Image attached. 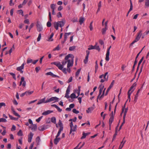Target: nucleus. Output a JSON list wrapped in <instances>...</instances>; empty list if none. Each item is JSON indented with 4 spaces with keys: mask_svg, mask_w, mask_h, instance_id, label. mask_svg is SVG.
<instances>
[{
    "mask_svg": "<svg viewBox=\"0 0 149 149\" xmlns=\"http://www.w3.org/2000/svg\"><path fill=\"white\" fill-rule=\"evenodd\" d=\"M74 57L72 54H69L65 56L64 60L62 61V64L59 62H53L51 63V64L56 65L59 69L62 70L63 72L66 74L67 73V71L69 73L71 72L70 67L73 65Z\"/></svg>",
    "mask_w": 149,
    "mask_h": 149,
    "instance_id": "1",
    "label": "nucleus"
},
{
    "mask_svg": "<svg viewBox=\"0 0 149 149\" xmlns=\"http://www.w3.org/2000/svg\"><path fill=\"white\" fill-rule=\"evenodd\" d=\"M65 23V20H62L61 21H58V22H55L53 23V25L54 28L58 30V26L62 28L64 26Z\"/></svg>",
    "mask_w": 149,
    "mask_h": 149,
    "instance_id": "2",
    "label": "nucleus"
},
{
    "mask_svg": "<svg viewBox=\"0 0 149 149\" xmlns=\"http://www.w3.org/2000/svg\"><path fill=\"white\" fill-rule=\"evenodd\" d=\"M142 35V31L140 30L137 33L135 40L130 44V46H132L135 43L138 41L140 39Z\"/></svg>",
    "mask_w": 149,
    "mask_h": 149,
    "instance_id": "3",
    "label": "nucleus"
},
{
    "mask_svg": "<svg viewBox=\"0 0 149 149\" xmlns=\"http://www.w3.org/2000/svg\"><path fill=\"white\" fill-rule=\"evenodd\" d=\"M70 134H72L73 135H74V132H74L76 131L77 130V126L76 125H75L74 126L73 125V123L71 122L70 125Z\"/></svg>",
    "mask_w": 149,
    "mask_h": 149,
    "instance_id": "4",
    "label": "nucleus"
},
{
    "mask_svg": "<svg viewBox=\"0 0 149 149\" xmlns=\"http://www.w3.org/2000/svg\"><path fill=\"white\" fill-rule=\"evenodd\" d=\"M108 72H106L104 74H102L100 76L99 78L100 79H102L103 77H104V79H101L100 80V82L101 83H103L105 81H107L108 79V76L106 77L107 75L108 74Z\"/></svg>",
    "mask_w": 149,
    "mask_h": 149,
    "instance_id": "5",
    "label": "nucleus"
},
{
    "mask_svg": "<svg viewBox=\"0 0 149 149\" xmlns=\"http://www.w3.org/2000/svg\"><path fill=\"white\" fill-rule=\"evenodd\" d=\"M59 98L56 97H53L49 98H47L46 102L47 103L50 102L54 101V102H58Z\"/></svg>",
    "mask_w": 149,
    "mask_h": 149,
    "instance_id": "6",
    "label": "nucleus"
},
{
    "mask_svg": "<svg viewBox=\"0 0 149 149\" xmlns=\"http://www.w3.org/2000/svg\"><path fill=\"white\" fill-rule=\"evenodd\" d=\"M49 20L47 22V26L48 27H50L52 25L51 22L52 21L51 13L50 11L49 12Z\"/></svg>",
    "mask_w": 149,
    "mask_h": 149,
    "instance_id": "7",
    "label": "nucleus"
},
{
    "mask_svg": "<svg viewBox=\"0 0 149 149\" xmlns=\"http://www.w3.org/2000/svg\"><path fill=\"white\" fill-rule=\"evenodd\" d=\"M22 85L23 87H24L26 85V82L24 80V78L23 77H22L21 78V81L19 84V86H21Z\"/></svg>",
    "mask_w": 149,
    "mask_h": 149,
    "instance_id": "8",
    "label": "nucleus"
},
{
    "mask_svg": "<svg viewBox=\"0 0 149 149\" xmlns=\"http://www.w3.org/2000/svg\"><path fill=\"white\" fill-rule=\"evenodd\" d=\"M111 47V46H110V47L107 49V53L106 54V56L105 58V60L106 61H108L109 60V55L110 54V49Z\"/></svg>",
    "mask_w": 149,
    "mask_h": 149,
    "instance_id": "9",
    "label": "nucleus"
},
{
    "mask_svg": "<svg viewBox=\"0 0 149 149\" xmlns=\"http://www.w3.org/2000/svg\"><path fill=\"white\" fill-rule=\"evenodd\" d=\"M86 56L85 57V59H84V62L85 64H86L88 61V56H89V55L90 54V52L88 50H86Z\"/></svg>",
    "mask_w": 149,
    "mask_h": 149,
    "instance_id": "10",
    "label": "nucleus"
},
{
    "mask_svg": "<svg viewBox=\"0 0 149 149\" xmlns=\"http://www.w3.org/2000/svg\"><path fill=\"white\" fill-rule=\"evenodd\" d=\"M71 34L70 32L68 33H65L64 35V40L61 41V43L62 44H64L67 40L68 36Z\"/></svg>",
    "mask_w": 149,
    "mask_h": 149,
    "instance_id": "11",
    "label": "nucleus"
},
{
    "mask_svg": "<svg viewBox=\"0 0 149 149\" xmlns=\"http://www.w3.org/2000/svg\"><path fill=\"white\" fill-rule=\"evenodd\" d=\"M37 29L38 31H42L43 29V27L42 25L39 24L38 23L36 25Z\"/></svg>",
    "mask_w": 149,
    "mask_h": 149,
    "instance_id": "12",
    "label": "nucleus"
},
{
    "mask_svg": "<svg viewBox=\"0 0 149 149\" xmlns=\"http://www.w3.org/2000/svg\"><path fill=\"white\" fill-rule=\"evenodd\" d=\"M46 97H44L43 98L39 100L37 103V104L39 105L42 103H47V102H46L45 100Z\"/></svg>",
    "mask_w": 149,
    "mask_h": 149,
    "instance_id": "13",
    "label": "nucleus"
},
{
    "mask_svg": "<svg viewBox=\"0 0 149 149\" xmlns=\"http://www.w3.org/2000/svg\"><path fill=\"white\" fill-rule=\"evenodd\" d=\"M33 135V134L31 132L28 135V142H29L30 143L31 141Z\"/></svg>",
    "mask_w": 149,
    "mask_h": 149,
    "instance_id": "14",
    "label": "nucleus"
},
{
    "mask_svg": "<svg viewBox=\"0 0 149 149\" xmlns=\"http://www.w3.org/2000/svg\"><path fill=\"white\" fill-rule=\"evenodd\" d=\"M136 83H134L133 85L130 88V89L129 90L128 92H129V93H130V92L133 90L135 89V88H134L136 86Z\"/></svg>",
    "mask_w": 149,
    "mask_h": 149,
    "instance_id": "15",
    "label": "nucleus"
},
{
    "mask_svg": "<svg viewBox=\"0 0 149 149\" xmlns=\"http://www.w3.org/2000/svg\"><path fill=\"white\" fill-rule=\"evenodd\" d=\"M53 112V111L48 110L47 111H45L42 113V115L44 116H46L49 114Z\"/></svg>",
    "mask_w": 149,
    "mask_h": 149,
    "instance_id": "16",
    "label": "nucleus"
},
{
    "mask_svg": "<svg viewBox=\"0 0 149 149\" xmlns=\"http://www.w3.org/2000/svg\"><path fill=\"white\" fill-rule=\"evenodd\" d=\"M125 104H124V107H123L122 108V112L121 113V114H122L123 113H127V112L128 110V108H126L125 109Z\"/></svg>",
    "mask_w": 149,
    "mask_h": 149,
    "instance_id": "17",
    "label": "nucleus"
},
{
    "mask_svg": "<svg viewBox=\"0 0 149 149\" xmlns=\"http://www.w3.org/2000/svg\"><path fill=\"white\" fill-rule=\"evenodd\" d=\"M25 63H24L21 65V66L19 67V71L21 73H23V71L22 70V69H23L24 67V65H25Z\"/></svg>",
    "mask_w": 149,
    "mask_h": 149,
    "instance_id": "18",
    "label": "nucleus"
},
{
    "mask_svg": "<svg viewBox=\"0 0 149 149\" xmlns=\"http://www.w3.org/2000/svg\"><path fill=\"white\" fill-rule=\"evenodd\" d=\"M51 106L55 107L57 109L58 111L59 112H61L62 111V109H60L58 106H57L56 104H52L51 105Z\"/></svg>",
    "mask_w": 149,
    "mask_h": 149,
    "instance_id": "19",
    "label": "nucleus"
},
{
    "mask_svg": "<svg viewBox=\"0 0 149 149\" xmlns=\"http://www.w3.org/2000/svg\"><path fill=\"white\" fill-rule=\"evenodd\" d=\"M114 120V118L113 117H110L109 121V126L110 127V128H111V125L113 122Z\"/></svg>",
    "mask_w": 149,
    "mask_h": 149,
    "instance_id": "20",
    "label": "nucleus"
},
{
    "mask_svg": "<svg viewBox=\"0 0 149 149\" xmlns=\"http://www.w3.org/2000/svg\"><path fill=\"white\" fill-rule=\"evenodd\" d=\"M114 82V81L113 80L111 82L110 85L107 89V91H109L111 88L113 86Z\"/></svg>",
    "mask_w": 149,
    "mask_h": 149,
    "instance_id": "21",
    "label": "nucleus"
},
{
    "mask_svg": "<svg viewBox=\"0 0 149 149\" xmlns=\"http://www.w3.org/2000/svg\"><path fill=\"white\" fill-rule=\"evenodd\" d=\"M38 130L41 131H43L45 130L46 127L45 125H42L39 127L38 128Z\"/></svg>",
    "mask_w": 149,
    "mask_h": 149,
    "instance_id": "22",
    "label": "nucleus"
},
{
    "mask_svg": "<svg viewBox=\"0 0 149 149\" xmlns=\"http://www.w3.org/2000/svg\"><path fill=\"white\" fill-rule=\"evenodd\" d=\"M47 74L51 76L52 77H59L58 76L54 74L52 72H47Z\"/></svg>",
    "mask_w": 149,
    "mask_h": 149,
    "instance_id": "23",
    "label": "nucleus"
},
{
    "mask_svg": "<svg viewBox=\"0 0 149 149\" xmlns=\"http://www.w3.org/2000/svg\"><path fill=\"white\" fill-rule=\"evenodd\" d=\"M139 91H140L139 89L138 90V91H137L136 93V95L135 96L134 101V102H136L137 100L138 97V94H139Z\"/></svg>",
    "mask_w": 149,
    "mask_h": 149,
    "instance_id": "24",
    "label": "nucleus"
},
{
    "mask_svg": "<svg viewBox=\"0 0 149 149\" xmlns=\"http://www.w3.org/2000/svg\"><path fill=\"white\" fill-rule=\"evenodd\" d=\"M63 127H61V128H60L58 130V133L57 135L56 136V137H58V136H59L60 135L61 132L63 130Z\"/></svg>",
    "mask_w": 149,
    "mask_h": 149,
    "instance_id": "25",
    "label": "nucleus"
},
{
    "mask_svg": "<svg viewBox=\"0 0 149 149\" xmlns=\"http://www.w3.org/2000/svg\"><path fill=\"white\" fill-rule=\"evenodd\" d=\"M27 0H24L22 3L19 5V8H22L23 6L25 5L27 3Z\"/></svg>",
    "mask_w": 149,
    "mask_h": 149,
    "instance_id": "26",
    "label": "nucleus"
},
{
    "mask_svg": "<svg viewBox=\"0 0 149 149\" xmlns=\"http://www.w3.org/2000/svg\"><path fill=\"white\" fill-rule=\"evenodd\" d=\"M60 140V138H58V137H56V138L54 139V143L56 145L59 142Z\"/></svg>",
    "mask_w": 149,
    "mask_h": 149,
    "instance_id": "27",
    "label": "nucleus"
},
{
    "mask_svg": "<svg viewBox=\"0 0 149 149\" xmlns=\"http://www.w3.org/2000/svg\"><path fill=\"white\" fill-rule=\"evenodd\" d=\"M134 91V89L130 93H129V92H128L127 94H128V100H129V101L130 102L131 100V98H130V96L131 94Z\"/></svg>",
    "mask_w": 149,
    "mask_h": 149,
    "instance_id": "28",
    "label": "nucleus"
},
{
    "mask_svg": "<svg viewBox=\"0 0 149 149\" xmlns=\"http://www.w3.org/2000/svg\"><path fill=\"white\" fill-rule=\"evenodd\" d=\"M85 20V19L83 17H81L79 19V22L81 25Z\"/></svg>",
    "mask_w": 149,
    "mask_h": 149,
    "instance_id": "29",
    "label": "nucleus"
},
{
    "mask_svg": "<svg viewBox=\"0 0 149 149\" xmlns=\"http://www.w3.org/2000/svg\"><path fill=\"white\" fill-rule=\"evenodd\" d=\"M108 29V28L105 27L104 28H103L102 29V34L103 35L105 33L106 31Z\"/></svg>",
    "mask_w": 149,
    "mask_h": 149,
    "instance_id": "30",
    "label": "nucleus"
},
{
    "mask_svg": "<svg viewBox=\"0 0 149 149\" xmlns=\"http://www.w3.org/2000/svg\"><path fill=\"white\" fill-rule=\"evenodd\" d=\"M70 97L72 99L76 98H77L78 97V96L76 97V95L75 94V93H72Z\"/></svg>",
    "mask_w": 149,
    "mask_h": 149,
    "instance_id": "31",
    "label": "nucleus"
},
{
    "mask_svg": "<svg viewBox=\"0 0 149 149\" xmlns=\"http://www.w3.org/2000/svg\"><path fill=\"white\" fill-rule=\"evenodd\" d=\"M51 121L54 124H56V118L55 117H52L51 118Z\"/></svg>",
    "mask_w": 149,
    "mask_h": 149,
    "instance_id": "32",
    "label": "nucleus"
},
{
    "mask_svg": "<svg viewBox=\"0 0 149 149\" xmlns=\"http://www.w3.org/2000/svg\"><path fill=\"white\" fill-rule=\"evenodd\" d=\"M33 62V60L30 58H27L26 60V63L27 64H29L32 63Z\"/></svg>",
    "mask_w": 149,
    "mask_h": 149,
    "instance_id": "33",
    "label": "nucleus"
},
{
    "mask_svg": "<svg viewBox=\"0 0 149 149\" xmlns=\"http://www.w3.org/2000/svg\"><path fill=\"white\" fill-rule=\"evenodd\" d=\"M36 141L38 145H39L40 141V138L39 136H38L36 138Z\"/></svg>",
    "mask_w": 149,
    "mask_h": 149,
    "instance_id": "34",
    "label": "nucleus"
},
{
    "mask_svg": "<svg viewBox=\"0 0 149 149\" xmlns=\"http://www.w3.org/2000/svg\"><path fill=\"white\" fill-rule=\"evenodd\" d=\"M70 86L69 85L68 86L66 91V93L67 94H69V93L70 91Z\"/></svg>",
    "mask_w": 149,
    "mask_h": 149,
    "instance_id": "35",
    "label": "nucleus"
},
{
    "mask_svg": "<svg viewBox=\"0 0 149 149\" xmlns=\"http://www.w3.org/2000/svg\"><path fill=\"white\" fill-rule=\"evenodd\" d=\"M93 110V107H89L88 109L86 110V112L88 113H89L91 112Z\"/></svg>",
    "mask_w": 149,
    "mask_h": 149,
    "instance_id": "36",
    "label": "nucleus"
},
{
    "mask_svg": "<svg viewBox=\"0 0 149 149\" xmlns=\"http://www.w3.org/2000/svg\"><path fill=\"white\" fill-rule=\"evenodd\" d=\"M54 33H52L51 34L49 38V40L50 41H53V39H52L53 37L54 36Z\"/></svg>",
    "mask_w": 149,
    "mask_h": 149,
    "instance_id": "37",
    "label": "nucleus"
},
{
    "mask_svg": "<svg viewBox=\"0 0 149 149\" xmlns=\"http://www.w3.org/2000/svg\"><path fill=\"white\" fill-rule=\"evenodd\" d=\"M80 88L81 87L80 86H79L78 87V89H77L75 90V91H77V93L78 95V97L79 95H80Z\"/></svg>",
    "mask_w": 149,
    "mask_h": 149,
    "instance_id": "38",
    "label": "nucleus"
},
{
    "mask_svg": "<svg viewBox=\"0 0 149 149\" xmlns=\"http://www.w3.org/2000/svg\"><path fill=\"white\" fill-rule=\"evenodd\" d=\"M97 43H96L95 45V49L97 50L98 51H100V49L99 47V46L98 45H97Z\"/></svg>",
    "mask_w": 149,
    "mask_h": 149,
    "instance_id": "39",
    "label": "nucleus"
},
{
    "mask_svg": "<svg viewBox=\"0 0 149 149\" xmlns=\"http://www.w3.org/2000/svg\"><path fill=\"white\" fill-rule=\"evenodd\" d=\"M145 5L147 7H149V0H146Z\"/></svg>",
    "mask_w": 149,
    "mask_h": 149,
    "instance_id": "40",
    "label": "nucleus"
},
{
    "mask_svg": "<svg viewBox=\"0 0 149 149\" xmlns=\"http://www.w3.org/2000/svg\"><path fill=\"white\" fill-rule=\"evenodd\" d=\"M95 45L93 46L91 45L89 46V47L88 48V50H91V49H95Z\"/></svg>",
    "mask_w": 149,
    "mask_h": 149,
    "instance_id": "41",
    "label": "nucleus"
},
{
    "mask_svg": "<svg viewBox=\"0 0 149 149\" xmlns=\"http://www.w3.org/2000/svg\"><path fill=\"white\" fill-rule=\"evenodd\" d=\"M87 136L86 134L84 132H83L82 134V136L81 138V139H83L85 138Z\"/></svg>",
    "mask_w": 149,
    "mask_h": 149,
    "instance_id": "42",
    "label": "nucleus"
},
{
    "mask_svg": "<svg viewBox=\"0 0 149 149\" xmlns=\"http://www.w3.org/2000/svg\"><path fill=\"white\" fill-rule=\"evenodd\" d=\"M81 70V69H78L77 72H76L75 76L76 77L78 76Z\"/></svg>",
    "mask_w": 149,
    "mask_h": 149,
    "instance_id": "43",
    "label": "nucleus"
},
{
    "mask_svg": "<svg viewBox=\"0 0 149 149\" xmlns=\"http://www.w3.org/2000/svg\"><path fill=\"white\" fill-rule=\"evenodd\" d=\"M75 48L76 47L75 46L70 47L69 48V50L70 51H73L75 49Z\"/></svg>",
    "mask_w": 149,
    "mask_h": 149,
    "instance_id": "44",
    "label": "nucleus"
},
{
    "mask_svg": "<svg viewBox=\"0 0 149 149\" xmlns=\"http://www.w3.org/2000/svg\"><path fill=\"white\" fill-rule=\"evenodd\" d=\"M33 92V91H26V95H30L32 94Z\"/></svg>",
    "mask_w": 149,
    "mask_h": 149,
    "instance_id": "45",
    "label": "nucleus"
},
{
    "mask_svg": "<svg viewBox=\"0 0 149 149\" xmlns=\"http://www.w3.org/2000/svg\"><path fill=\"white\" fill-rule=\"evenodd\" d=\"M56 6V5L54 4H52L51 5L50 7L51 8L52 10H54L55 9V7Z\"/></svg>",
    "mask_w": 149,
    "mask_h": 149,
    "instance_id": "46",
    "label": "nucleus"
},
{
    "mask_svg": "<svg viewBox=\"0 0 149 149\" xmlns=\"http://www.w3.org/2000/svg\"><path fill=\"white\" fill-rule=\"evenodd\" d=\"M104 87V85H103L102 84L100 86V89L99 91L102 92Z\"/></svg>",
    "mask_w": 149,
    "mask_h": 149,
    "instance_id": "47",
    "label": "nucleus"
},
{
    "mask_svg": "<svg viewBox=\"0 0 149 149\" xmlns=\"http://www.w3.org/2000/svg\"><path fill=\"white\" fill-rule=\"evenodd\" d=\"M7 122V120L6 119L3 118H1L0 119V122Z\"/></svg>",
    "mask_w": 149,
    "mask_h": 149,
    "instance_id": "48",
    "label": "nucleus"
},
{
    "mask_svg": "<svg viewBox=\"0 0 149 149\" xmlns=\"http://www.w3.org/2000/svg\"><path fill=\"white\" fill-rule=\"evenodd\" d=\"M34 26V24L33 23H32L30 26L29 29V32H30V31L31 29Z\"/></svg>",
    "mask_w": 149,
    "mask_h": 149,
    "instance_id": "49",
    "label": "nucleus"
},
{
    "mask_svg": "<svg viewBox=\"0 0 149 149\" xmlns=\"http://www.w3.org/2000/svg\"><path fill=\"white\" fill-rule=\"evenodd\" d=\"M72 112L76 114H77L79 113V112L76 109H72Z\"/></svg>",
    "mask_w": 149,
    "mask_h": 149,
    "instance_id": "50",
    "label": "nucleus"
},
{
    "mask_svg": "<svg viewBox=\"0 0 149 149\" xmlns=\"http://www.w3.org/2000/svg\"><path fill=\"white\" fill-rule=\"evenodd\" d=\"M41 33H40L39 34L38 37L37 39V41L38 42L40 40L41 38Z\"/></svg>",
    "mask_w": 149,
    "mask_h": 149,
    "instance_id": "51",
    "label": "nucleus"
},
{
    "mask_svg": "<svg viewBox=\"0 0 149 149\" xmlns=\"http://www.w3.org/2000/svg\"><path fill=\"white\" fill-rule=\"evenodd\" d=\"M137 61L136 60H135L134 62V63L133 67V69L132 70V71H133L134 70L135 65L137 64Z\"/></svg>",
    "mask_w": 149,
    "mask_h": 149,
    "instance_id": "52",
    "label": "nucleus"
},
{
    "mask_svg": "<svg viewBox=\"0 0 149 149\" xmlns=\"http://www.w3.org/2000/svg\"><path fill=\"white\" fill-rule=\"evenodd\" d=\"M11 131H13L16 130V127L14 125H13L12 126V127L11 128Z\"/></svg>",
    "mask_w": 149,
    "mask_h": 149,
    "instance_id": "53",
    "label": "nucleus"
},
{
    "mask_svg": "<svg viewBox=\"0 0 149 149\" xmlns=\"http://www.w3.org/2000/svg\"><path fill=\"white\" fill-rule=\"evenodd\" d=\"M58 125L60 126V128H61V127H63V124L62 123L61 121V120H59Z\"/></svg>",
    "mask_w": 149,
    "mask_h": 149,
    "instance_id": "54",
    "label": "nucleus"
},
{
    "mask_svg": "<svg viewBox=\"0 0 149 149\" xmlns=\"http://www.w3.org/2000/svg\"><path fill=\"white\" fill-rule=\"evenodd\" d=\"M6 106V104L3 102H1L0 103V109L2 107H5Z\"/></svg>",
    "mask_w": 149,
    "mask_h": 149,
    "instance_id": "55",
    "label": "nucleus"
},
{
    "mask_svg": "<svg viewBox=\"0 0 149 149\" xmlns=\"http://www.w3.org/2000/svg\"><path fill=\"white\" fill-rule=\"evenodd\" d=\"M144 57H142L140 59V61H139V63L138 64V65L139 66L140 64H141L142 61H143V59Z\"/></svg>",
    "mask_w": 149,
    "mask_h": 149,
    "instance_id": "56",
    "label": "nucleus"
},
{
    "mask_svg": "<svg viewBox=\"0 0 149 149\" xmlns=\"http://www.w3.org/2000/svg\"><path fill=\"white\" fill-rule=\"evenodd\" d=\"M60 49L59 45H58L53 50H59Z\"/></svg>",
    "mask_w": 149,
    "mask_h": 149,
    "instance_id": "57",
    "label": "nucleus"
},
{
    "mask_svg": "<svg viewBox=\"0 0 149 149\" xmlns=\"http://www.w3.org/2000/svg\"><path fill=\"white\" fill-rule=\"evenodd\" d=\"M77 119V117H75L74 118H73L72 119H70L69 121H72L73 122H75L76 121Z\"/></svg>",
    "mask_w": 149,
    "mask_h": 149,
    "instance_id": "58",
    "label": "nucleus"
},
{
    "mask_svg": "<svg viewBox=\"0 0 149 149\" xmlns=\"http://www.w3.org/2000/svg\"><path fill=\"white\" fill-rule=\"evenodd\" d=\"M40 69V68L39 67H36L35 68V70L37 73H38Z\"/></svg>",
    "mask_w": 149,
    "mask_h": 149,
    "instance_id": "59",
    "label": "nucleus"
},
{
    "mask_svg": "<svg viewBox=\"0 0 149 149\" xmlns=\"http://www.w3.org/2000/svg\"><path fill=\"white\" fill-rule=\"evenodd\" d=\"M43 116H41L40 117H39L36 120V121L38 122H39L40 121V120H41V119L42 118Z\"/></svg>",
    "mask_w": 149,
    "mask_h": 149,
    "instance_id": "60",
    "label": "nucleus"
},
{
    "mask_svg": "<svg viewBox=\"0 0 149 149\" xmlns=\"http://www.w3.org/2000/svg\"><path fill=\"white\" fill-rule=\"evenodd\" d=\"M57 16L58 18L62 17V14L60 12H59L57 14Z\"/></svg>",
    "mask_w": 149,
    "mask_h": 149,
    "instance_id": "61",
    "label": "nucleus"
},
{
    "mask_svg": "<svg viewBox=\"0 0 149 149\" xmlns=\"http://www.w3.org/2000/svg\"><path fill=\"white\" fill-rule=\"evenodd\" d=\"M13 114H14L15 116H19V114L17 113L15 111H13L12 112Z\"/></svg>",
    "mask_w": 149,
    "mask_h": 149,
    "instance_id": "62",
    "label": "nucleus"
},
{
    "mask_svg": "<svg viewBox=\"0 0 149 149\" xmlns=\"http://www.w3.org/2000/svg\"><path fill=\"white\" fill-rule=\"evenodd\" d=\"M126 142V140H123L120 143V145H123V146H124V145L125 143Z\"/></svg>",
    "mask_w": 149,
    "mask_h": 149,
    "instance_id": "63",
    "label": "nucleus"
},
{
    "mask_svg": "<svg viewBox=\"0 0 149 149\" xmlns=\"http://www.w3.org/2000/svg\"><path fill=\"white\" fill-rule=\"evenodd\" d=\"M63 8V7L62 6H60L58 8V11L61 10Z\"/></svg>",
    "mask_w": 149,
    "mask_h": 149,
    "instance_id": "64",
    "label": "nucleus"
}]
</instances>
